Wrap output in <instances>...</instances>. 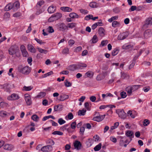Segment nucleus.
Segmentation results:
<instances>
[{
    "label": "nucleus",
    "instance_id": "a211bd4d",
    "mask_svg": "<svg viewBox=\"0 0 152 152\" xmlns=\"http://www.w3.org/2000/svg\"><path fill=\"white\" fill-rule=\"evenodd\" d=\"M121 78L122 79H124L126 78H129V75L124 72H121Z\"/></svg>",
    "mask_w": 152,
    "mask_h": 152
},
{
    "label": "nucleus",
    "instance_id": "5fc2aeb1",
    "mask_svg": "<svg viewBox=\"0 0 152 152\" xmlns=\"http://www.w3.org/2000/svg\"><path fill=\"white\" fill-rule=\"evenodd\" d=\"M48 31L49 33H52L54 32V30L52 27L50 26L48 27L47 28Z\"/></svg>",
    "mask_w": 152,
    "mask_h": 152
},
{
    "label": "nucleus",
    "instance_id": "603ef678",
    "mask_svg": "<svg viewBox=\"0 0 152 152\" xmlns=\"http://www.w3.org/2000/svg\"><path fill=\"white\" fill-rule=\"evenodd\" d=\"M146 23L148 25H152V19L151 18H148L146 21Z\"/></svg>",
    "mask_w": 152,
    "mask_h": 152
},
{
    "label": "nucleus",
    "instance_id": "c756f323",
    "mask_svg": "<svg viewBox=\"0 0 152 152\" xmlns=\"http://www.w3.org/2000/svg\"><path fill=\"white\" fill-rule=\"evenodd\" d=\"M98 41L97 37L96 35H94L90 42L92 41V43H94L97 42Z\"/></svg>",
    "mask_w": 152,
    "mask_h": 152
},
{
    "label": "nucleus",
    "instance_id": "0e129e2a",
    "mask_svg": "<svg viewBox=\"0 0 152 152\" xmlns=\"http://www.w3.org/2000/svg\"><path fill=\"white\" fill-rule=\"evenodd\" d=\"M85 129L84 127H82L80 128V132L81 134L83 135V134Z\"/></svg>",
    "mask_w": 152,
    "mask_h": 152
},
{
    "label": "nucleus",
    "instance_id": "de8ad7c7",
    "mask_svg": "<svg viewBox=\"0 0 152 152\" xmlns=\"http://www.w3.org/2000/svg\"><path fill=\"white\" fill-rule=\"evenodd\" d=\"M45 3L44 1H39L37 3V7H40L42 5H43Z\"/></svg>",
    "mask_w": 152,
    "mask_h": 152
},
{
    "label": "nucleus",
    "instance_id": "f3484780",
    "mask_svg": "<svg viewBox=\"0 0 152 152\" xmlns=\"http://www.w3.org/2000/svg\"><path fill=\"white\" fill-rule=\"evenodd\" d=\"M77 69H82L83 67H86L87 66L86 64L84 63H80L77 64Z\"/></svg>",
    "mask_w": 152,
    "mask_h": 152
},
{
    "label": "nucleus",
    "instance_id": "c03bdc74",
    "mask_svg": "<svg viewBox=\"0 0 152 152\" xmlns=\"http://www.w3.org/2000/svg\"><path fill=\"white\" fill-rule=\"evenodd\" d=\"M52 134L54 135H56L57 134L60 135H62L63 134V132L58 131H55L54 132H53Z\"/></svg>",
    "mask_w": 152,
    "mask_h": 152
},
{
    "label": "nucleus",
    "instance_id": "e2e57ef3",
    "mask_svg": "<svg viewBox=\"0 0 152 152\" xmlns=\"http://www.w3.org/2000/svg\"><path fill=\"white\" fill-rule=\"evenodd\" d=\"M120 95L122 98H125L126 97L127 95L126 93L124 91L121 92V93Z\"/></svg>",
    "mask_w": 152,
    "mask_h": 152
},
{
    "label": "nucleus",
    "instance_id": "864d4df0",
    "mask_svg": "<svg viewBox=\"0 0 152 152\" xmlns=\"http://www.w3.org/2000/svg\"><path fill=\"white\" fill-rule=\"evenodd\" d=\"M21 52L23 56H24L25 57H27L28 56V52L26 51V50L23 51H21Z\"/></svg>",
    "mask_w": 152,
    "mask_h": 152
},
{
    "label": "nucleus",
    "instance_id": "69168bd1",
    "mask_svg": "<svg viewBox=\"0 0 152 152\" xmlns=\"http://www.w3.org/2000/svg\"><path fill=\"white\" fill-rule=\"evenodd\" d=\"M10 88L9 86V85L7 84L6 87H5V91L7 92H10Z\"/></svg>",
    "mask_w": 152,
    "mask_h": 152
},
{
    "label": "nucleus",
    "instance_id": "423d86ee",
    "mask_svg": "<svg viewBox=\"0 0 152 152\" xmlns=\"http://www.w3.org/2000/svg\"><path fill=\"white\" fill-rule=\"evenodd\" d=\"M59 30L64 31L66 29H68V26H66L64 23H59L58 25Z\"/></svg>",
    "mask_w": 152,
    "mask_h": 152
},
{
    "label": "nucleus",
    "instance_id": "f704fd0d",
    "mask_svg": "<svg viewBox=\"0 0 152 152\" xmlns=\"http://www.w3.org/2000/svg\"><path fill=\"white\" fill-rule=\"evenodd\" d=\"M46 95V93L45 92H40L37 96V97L38 98H42L45 96Z\"/></svg>",
    "mask_w": 152,
    "mask_h": 152
},
{
    "label": "nucleus",
    "instance_id": "cd10ccee",
    "mask_svg": "<svg viewBox=\"0 0 152 152\" xmlns=\"http://www.w3.org/2000/svg\"><path fill=\"white\" fill-rule=\"evenodd\" d=\"M53 15H54L55 18V19H56V20H57L60 18L62 16V14L61 13L58 12L54 14Z\"/></svg>",
    "mask_w": 152,
    "mask_h": 152
},
{
    "label": "nucleus",
    "instance_id": "a18cd8bd",
    "mask_svg": "<svg viewBox=\"0 0 152 152\" xmlns=\"http://www.w3.org/2000/svg\"><path fill=\"white\" fill-rule=\"evenodd\" d=\"M119 50L117 49H115L113 50L112 53V55L113 56H115L118 53Z\"/></svg>",
    "mask_w": 152,
    "mask_h": 152
},
{
    "label": "nucleus",
    "instance_id": "f257e3e1",
    "mask_svg": "<svg viewBox=\"0 0 152 152\" xmlns=\"http://www.w3.org/2000/svg\"><path fill=\"white\" fill-rule=\"evenodd\" d=\"M19 52V50L18 46L15 45L11 46L8 49V52L9 54L13 55L15 54L17 56L18 53Z\"/></svg>",
    "mask_w": 152,
    "mask_h": 152
},
{
    "label": "nucleus",
    "instance_id": "f8f14e48",
    "mask_svg": "<svg viewBox=\"0 0 152 152\" xmlns=\"http://www.w3.org/2000/svg\"><path fill=\"white\" fill-rule=\"evenodd\" d=\"M28 49L31 52L34 53L36 52V50L34 47L31 44L28 45Z\"/></svg>",
    "mask_w": 152,
    "mask_h": 152
},
{
    "label": "nucleus",
    "instance_id": "f03ea898",
    "mask_svg": "<svg viewBox=\"0 0 152 152\" xmlns=\"http://www.w3.org/2000/svg\"><path fill=\"white\" fill-rule=\"evenodd\" d=\"M18 71L23 74H28L30 72V69L28 66H26L23 68L20 67L18 68Z\"/></svg>",
    "mask_w": 152,
    "mask_h": 152
},
{
    "label": "nucleus",
    "instance_id": "39448f33",
    "mask_svg": "<svg viewBox=\"0 0 152 152\" xmlns=\"http://www.w3.org/2000/svg\"><path fill=\"white\" fill-rule=\"evenodd\" d=\"M53 147L51 145H47L42 147L41 151L43 152H49L52 151Z\"/></svg>",
    "mask_w": 152,
    "mask_h": 152
},
{
    "label": "nucleus",
    "instance_id": "a878e982",
    "mask_svg": "<svg viewBox=\"0 0 152 152\" xmlns=\"http://www.w3.org/2000/svg\"><path fill=\"white\" fill-rule=\"evenodd\" d=\"M112 26L114 28L117 27H119L120 26V23L119 22L116 21H114L112 22Z\"/></svg>",
    "mask_w": 152,
    "mask_h": 152
},
{
    "label": "nucleus",
    "instance_id": "4d7b16f0",
    "mask_svg": "<svg viewBox=\"0 0 152 152\" xmlns=\"http://www.w3.org/2000/svg\"><path fill=\"white\" fill-rule=\"evenodd\" d=\"M62 53L63 54H68L69 53V50L68 48H65L63 50Z\"/></svg>",
    "mask_w": 152,
    "mask_h": 152
},
{
    "label": "nucleus",
    "instance_id": "4468645a",
    "mask_svg": "<svg viewBox=\"0 0 152 152\" xmlns=\"http://www.w3.org/2000/svg\"><path fill=\"white\" fill-rule=\"evenodd\" d=\"M3 148L5 150L11 151L13 148V147L11 145L6 144L4 146Z\"/></svg>",
    "mask_w": 152,
    "mask_h": 152
},
{
    "label": "nucleus",
    "instance_id": "e433bc0d",
    "mask_svg": "<svg viewBox=\"0 0 152 152\" xmlns=\"http://www.w3.org/2000/svg\"><path fill=\"white\" fill-rule=\"evenodd\" d=\"M31 118L34 121L37 122L38 121L39 118L36 115H32Z\"/></svg>",
    "mask_w": 152,
    "mask_h": 152
},
{
    "label": "nucleus",
    "instance_id": "dca6fc26",
    "mask_svg": "<svg viewBox=\"0 0 152 152\" xmlns=\"http://www.w3.org/2000/svg\"><path fill=\"white\" fill-rule=\"evenodd\" d=\"M56 7L53 5L50 6L48 9V12L50 13H53L56 10Z\"/></svg>",
    "mask_w": 152,
    "mask_h": 152
},
{
    "label": "nucleus",
    "instance_id": "c85d7f7f",
    "mask_svg": "<svg viewBox=\"0 0 152 152\" xmlns=\"http://www.w3.org/2000/svg\"><path fill=\"white\" fill-rule=\"evenodd\" d=\"M69 16L72 18H77L78 17V15L76 13L72 12L70 13L69 15Z\"/></svg>",
    "mask_w": 152,
    "mask_h": 152
},
{
    "label": "nucleus",
    "instance_id": "09e8293b",
    "mask_svg": "<svg viewBox=\"0 0 152 152\" xmlns=\"http://www.w3.org/2000/svg\"><path fill=\"white\" fill-rule=\"evenodd\" d=\"M46 143L48 144H50L49 145H51V146L55 144L54 142L52 140H48Z\"/></svg>",
    "mask_w": 152,
    "mask_h": 152
},
{
    "label": "nucleus",
    "instance_id": "49530a36",
    "mask_svg": "<svg viewBox=\"0 0 152 152\" xmlns=\"http://www.w3.org/2000/svg\"><path fill=\"white\" fill-rule=\"evenodd\" d=\"M58 122L60 125H62L66 123V121L65 120H63L62 118H60L58 120Z\"/></svg>",
    "mask_w": 152,
    "mask_h": 152
},
{
    "label": "nucleus",
    "instance_id": "6e6d98bb",
    "mask_svg": "<svg viewBox=\"0 0 152 152\" xmlns=\"http://www.w3.org/2000/svg\"><path fill=\"white\" fill-rule=\"evenodd\" d=\"M139 56H134L133 60V62L130 65V66H134L135 64V62L136 60L138 58Z\"/></svg>",
    "mask_w": 152,
    "mask_h": 152
},
{
    "label": "nucleus",
    "instance_id": "4c0bfd02",
    "mask_svg": "<svg viewBox=\"0 0 152 152\" xmlns=\"http://www.w3.org/2000/svg\"><path fill=\"white\" fill-rule=\"evenodd\" d=\"M76 26V24L75 23H69L67 24L68 28H72L75 27Z\"/></svg>",
    "mask_w": 152,
    "mask_h": 152
},
{
    "label": "nucleus",
    "instance_id": "9d476101",
    "mask_svg": "<svg viewBox=\"0 0 152 152\" xmlns=\"http://www.w3.org/2000/svg\"><path fill=\"white\" fill-rule=\"evenodd\" d=\"M82 144L78 141H76L74 143V146L75 149L77 150H79L81 149Z\"/></svg>",
    "mask_w": 152,
    "mask_h": 152
},
{
    "label": "nucleus",
    "instance_id": "aec40b11",
    "mask_svg": "<svg viewBox=\"0 0 152 152\" xmlns=\"http://www.w3.org/2000/svg\"><path fill=\"white\" fill-rule=\"evenodd\" d=\"M133 133L131 131H127L126 133V136L131 138V140H132V138L133 137Z\"/></svg>",
    "mask_w": 152,
    "mask_h": 152
},
{
    "label": "nucleus",
    "instance_id": "393cba45",
    "mask_svg": "<svg viewBox=\"0 0 152 152\" xmlns=\"http://www.w3.org/2000/svg\"><path fill=\"white\" fill-rule=\"evenodd\" d=\"M13 9L17 10L20 7V3L18 1L15 2L13 4Z\"/></svg>",
    "mask_w": 152,
    "mask_h": 152
},
{
    "label": "nucleus",
    "instance_id": "2eb2a0df",
    "mask_svg": "<svg viewBox=\"0 0 152 152\" xmlns=\"http://www.w3.org/2000/svg\"><path fill=\"white\" fill-rule=\"evenodd\" d=\"M69 98V96L65 94H62L60 95L59 100L60 101H64L65 100Z\"/></svg>",
    "mask_w": 152,
    "mask_h": 152
},
{
    "label": "nucleus",
    "instance_id": "9b49d317",
    "mask_svg": "<svg viewBox=\"0 0 152 152\" xmlns=\"http://www.w3.org/2000/svg\"><path fill=\"white\" fill-rule=\"evenodd\" d=\"M77 64H72L68 66L66 69L69 70L73 71L77 69Z\"/></svg>",
    "mask_w": 152,
    "mask_h": 152
},
{
    "label": "nucleus",
    "instance_id": "a19ab883",
    "mask_svg": "<svg viewBox=\"0 0 152 152\" xmlns=\"http://www.w3.org/2000/svg\"><path fill=\"white\" fill-rule=\"evenodd\" d=\"M89 6L92 8H96L97 7V4L95 2H91L89 5Z\"/></svg>",
    "mask_w": 152,
    "mask_h": 152
},
{
    "label": "nucleus",
    "instance_id": "72a5a7b5",
    "mask_svg": "<svg viewBox=\"0 0 152 152\" xmlns=\"http://www.w3.org/2000/svg\"><path fill=\"white\" fill-rule=\"evenodd\" d=\"M64 83L65 86L66 87H70L72 85V83L68 81L67 80H65Z\"/></svg>",
    "mask_w": 152,
    "mask_h": 152
},
{
    "label": "nucleus",
    "instance_id": "680f3d73",
    "mask_svg": "<svg viewBox=\"0 0 152 152\" xmlns=\"http://www.w3.org/2000/svg\"><path fill=\"white\" fill-rule=\"evenodd\" d=\"M143 125L144 126H147L149 124V121L148 120L145 119L143 122Z\"/></svg>",
    "mask_w": 152,
    "mask_h": 152
},
{
    "label": "nucleus",
    "instance_id": "3c124183",
    "mask_svg": "<svg viewBox=\"0 0 152 152\" xmlns=\"http://www.w3.org/2000/svg\"><path fill=\"white\" fill-rule=\"evenodd\" d=\"M34 39L40 45H43L45 44V42L42 41V40L37 39V38H35Z\"/></svg>",
    "mask_w": 152,
    "mask_h": 152
},
{
    "label": "nucleus",
    "instance_id": "c9c22d12",
    "mask_svg": "<svg viewBox=\"0 0 152 152\" xmlns=\"http://www.w3.org/2000/svg\"><path fill=\"white\" fill-rule=\"evenodd\" d=\"M37 49L38 50L39 52L41 53H43L46 54L48 52V51L47 50L42 49L39 48H37Z\"/></svg>",
    "mask_w": 152,
    "mask_h": 152
},
{
    "label": "nucleus",
    "instance_id": "5701e85b",
    "mask_svg": "<svg viewBox=\"0 0 152 152\" xmlns=\"http://www.w3.org/2000/svg\"><path fill=\"white\" fill-rule=\"evenodd\" d=\"M86 110L84 109H82V110H80L78 112V114L79 115H85Z\"/></svg>",
    "mask_w": 152,
    "mask_h": 152
},
{
    "label": "nucleus",
    "instance_id": "2f4dec72",
    "mask_svg": "<svg viewBox=\"0 0 152 152\" xmlns=\"http://www.w3.org/2000/svg\"><path fill=\"white\" fill-rule=\"evenodd\" d=\"M104 77V76L103 74H100L97 76L96 79L97 80H100L103 79Z\"/></svg>",
    "mask_w": 152,
    "mask_h": 152
},
{
    "label": "nucleus",
    "instance_id": "ddd939ff",
    "mask_svg": "<svg viewBox=\"0 0 152 152\" xmlns=\"http://www.w3.org/2000/svg\"><path fill=\"white\" fill-rule=\"evenodd\" d=\"M63 105L62 104H59L54 106V110L55 111H57L61 110L62 109Z\"/></svg>",
    "mask_w": 152,
    "mask_h": 152
},
{
    "label": "nucleus",
    "instance_id": "37998d69",
    "mask_svg": "<svg viewBox=\"0 0 152 152\" xmlns=\"http://www.w3.org/2000/svg\"><path fill=\"white\" fill-rule=\"evenodd\" d=\"M56 20V19H55L54 15H53L48 19V21L51 22H53Z\"/></svg>",
    "mask_w": 152,
    "mask_h": 152
},
{
    "label": "nucleus",
    "instance_id": "bf43d9fd",
    "mask_svg": "<svg viewBox=\"0 0 152 152\" xmlns=\"http://www.w3.org/2000/svg\"><path fill=\"white\" fill-rule=\"evenodd\" d=\"M108 43V41L107 40L102 41L101 42V45L102 46L106 45Z\"/></svg>",
    "mask_w": 152,
    "mask_h": 152
},
{
    "label": "nucleus",
    "instance_id": "8fccbe9b",
    "mask_svg": "<svg viewBox=\"0 0 152 152\" xmlns=\"http://www.w3.org/2000/svg\"><path fill=\"white\" fill-rule=\"evenodd\" d=\"M92 17H93V15H89L85 17V19L87 20H88L90 19L92 20Z\"/></svg>",
    "mask_w": 152,
    "mask_h": 152
},
{
    "label": "nucleus",
    "instance_id": "473e14b6",
    "mask_svg": "<svg viewBox=\"0 0 152 152\" xmlns=\"http://www.w3.org/2000/svg\"><path fill=\"white\" fill-rule=\"evenodd\" d=\"M25 100L27 105H29L31 104L32 102L30 97H28V98L26 99Z\"/></svg>",
    "mask_w": 152,
    "mask_h": 152
},
{
    "label": "nucleus",
    "instance_id": "b1692460",
    "mask_svg": "<svg viewBox=\"0 0 152 152\" xmlns=\"http://www.w3.org/2000/svg\"><path fill=\"white\" fill-rule=\"evenodd\" d=\"M94 74V73L92 71H89L86 73L85 76L88 77H92Z\"/></svg>",
    "mask_w": 152,
    "mask_h": 152
},
{
    "label": "nucleus",
    "instance_id": "0eeeda50",
    "mask_svg": "<svg viewBox=\"0 0 152 152\" xmlns=\"http://www.w3.org/2000/svg\"><path fill=\"white\" fill-rule=\"evenodd\" d=\"M19 98V96L16 94H13L7 97V99L9 100H15Z\"/></svg>",
    "mask_w": 152,
    "mask_h": 152
},
{
    "label": "nucleus",
    "instance_id": "6e6552de",
    "mask_svg": "<svg viewBox=\"0 0 152 152\" xmlns=\"http://www.w3.org/2000/svg\"><path fill=\"white\" fill-rule=\"evenodd\" d=\"M128 34L126 32H123L119 34L118 37L119 40H122L125 39L128 36Z\"/></svg>",
    "mask_w": 152,
    "mask_h": 152
},
{
    "label": "nucleus",
    "instance_id": "7c9ffc66",
    "mask_svg": "<svg viewBox=\"0 0 152 152\" xmlns=\"http://www.w3.org/2000/svg\"><path fill=\"white\" fill-rule=\"evenodd\" d=\"M51 118L53 119H55V117L53 115H50L48 116H45L43 117L42 119L43 121H45L49 118Z\"/></svg>",
    "mask_w": 152,
    "mask_h": 152
},
{
    "label": "nucleus",
    "instance_id": "ea45409f",
    "mask_svg": "<svg viewBox=\"0 0 152 152\" xmlns=\"http://www.w3.org/2000/svg\"><path fill=\"white\" fill-rule=\"evenodd\" d=\"M118 18V16H115L112 17L108 19V21L110 22H112L113 21L117 20Z\"/></svg>",
    "mask_w": 152,
    "mask_h": 152
},
{
    "label": "nucleus",
    "instance_id": "58836bf2",
    "mask_svg": "<svg viewBox=\"0 0 152 152\" xmlns=\"http://www.w3.org/2000/svg\"><path fill=\"white\" fill-rule=\"evenodd\" d=\"M101 144H99L98 145L96 146L94 148V150L95 151H97L100 150L101 148Z\"/></svg>",
    "mask_w": 152,
    "mask_h": 152
},
{
    "label": "nucleus",
    "instance_id": "6ab92c4d",
    "mask_svg": "<svg viewBox=\"0 0 152 152\" xmlns=\"http://www.w3.org/2000/svg\"><path fill=\"white\" fill-rule=\"evenodd\" d=\"M60 9L61 10L64 12H70L72 11V9L68 7H62Z\"/></svg>",
    "mask_w": 152,
    "mask_h": 152
},
{
    "label": "nucleus",
    "instance_id": "412c9836",
    "mask_svg": "<svg viewBox=\"0 0 152 152\" xmlns=\"http://www.w3.org/2000/svg\"><path fill=\"white\" fill-rule=\"evenodd\" d=\"M13 6L12 4H9L6 6L4 8V10L5 11H9L12 8H13Z\"/></svg>",
    "mask_w": 152,
    "mask_h": 152
},
{
    "label": "nucleus",
    "instance_id": "1a4fd4ad",
    "mask_svg": "<svg viewBox=\"0 0 152 152\" xmlns=\"http://www.w3.org/2000/svg\"><path fill=\"white\" fill-rule=\"evenodd\" d=\"M105 115H101L97 116L93 118L94 121L97 122H100L102 121L104 118Z\"/></svg>",
    "mask_w": 152,
    "mask_h": 152
},
{
    "label": "nucleus",
    "instance_id": "79ce46f5",
    "mask_svg": "<svg viewBox=\"0 0 152 152\" xmlns=\"http://www.w3.org/2000/svg\"><path fill=\"white\" fill-rule=\"evenodd\" d=\"M93 140L91 139H89L88 141L87 142V145L89 147L91 146L93 143Z\"/></svg>",
    "mask_w": 152,
    "mask_h": 152
},
{
    "label": "nucleus",
    "instance_id": "20e7f679",
    "mask_svg": "<svg viewBox=\"0 0 152 152\" xmlns=\"http://www.w3.org/2000/svg\"><path fill=\"white\" fill-rule=\"evenodd\" d=\"M152 35V32L151 30L148 29L144 31L143 37L144 39H147Z\"/></svg>",
    "mask_w": 152,
    "mask_h": 152
},
{
    "label": "nucleus",
    "instance_id": "774afa93",
    "mask_svg": "<svg viewBox=\"0 0 152 152\" xmlns=\"http://www.w3.org/2000/svg\"><path fill=\"white\" fill-rule=\"evenodd\" d=\"M137 9V7L136 6H132L129 10V11H133L136 10Z\"/></svg>",
    "mask_w": 152,
    "mask_h": 152
},
{
    "label": "nucleus",
    "instance_id": "bb28decb",
    "mask_svg": "<svg viewBox=\"0 0 152 152\" xmlns=\"http://www.w3.org/2000/svg\"><path fill=\"white\" fill-rule=\"evenodd\" d=\"M8 113L5 111L2 110L0 111V116L3 118L8 116Z\"/></svg>",
    "mask_w": 152,
    "mask_h": 152
},
{
    "label": "nucleus",
    "instance_id": "4be33fe9",
    "mask_svg": "<svg viewBox=\"0 0 152 152\" xmlns=\"http://www.w3.org/2000/svg\"><path fill=\"white\" fill-rule=\"evenodd\" d=\"M98 33L99 35L102 37L104 35V29L102 27L100 28L98 30Z\"/></svg>",
    "mask_w": 152,
    "mask_h": 152
},
{
    "label": "nucleus",
    "instance_id": "7ed1b4c3",
    "mask_svg": "<svg viewBox=\"0 0 152 152\" xmlns=\"http://www.w3.org/2000/svg\"><path fill=\"white\" fill-rule=\"evenodd\" d=\"M116 113L121 118L124 119L126 118V114L123 110L118 109L116 111Z\"/></svg>",
    "mask_w": 152,
    "mask_h": 152
},
{
    "label": "nucleus",
    "instance_id": "052dcab7",
    "mask_svg": "<svg viewBox=\"0 0 152 152\" xmlns=\"http://www.w3.org/2000/svg\"><path fill=\"white\" fill-rule=\"evenodd\" d=\"M76 123L75 122H73L71 124V127L72 129H75L76 128Z\"/></svg>",
    "mask_w": 152,
    "mask_h": 152
},
{
    "label": "nucleus",
    "instance_id": "338daca9",
    "mask_svg": "<svg viewBox=\"0 0 152 152\" xmlns=\"http://www.w3.org/2000/svg\"><path fill=\"white\" fill-rule=\"evenodd\" d=\"M23 88V89L26 91H29L32 89V88L31 86L26 87L24 86Z\"/></svg>",
    "mask_w": 152,
    "mask_h": 152
},
{
    "label": "nucleus",
    "instance_id": "13d9d810",
    "mask_svg": "<svg viewBox=\"0 0 152 152\" xmlns=\"http://www.w3.org/2000/svg\"><path fill=\"white\" fill-rule=\"evenodd\" d=\"M75 42L73 39H70L68 42L69 45L70 46H72V45L75 43Z\"/></svg>",
    "mask_w": 152,
    "mask_h": 152
}]
</instances>
